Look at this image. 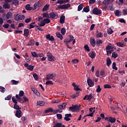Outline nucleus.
I'll use <instances>...</instances> for the list:
<instances>
[{
  "label": "nucleus",
  "mask_w": 127,
  "mask_h": 127,
  "mask_svg": "<svg viewBox=\"0 0 127 127\" xmlns=\"http://www.w3.org/2000/svg\"><path fill=\"white\" fill-rule=\"evenodd\" d=\"M93 13L96 15H100V14H102V10L98 9L97 7L94 8L93 10Z\"/></svg>",
  "instance_id": "20e7f679"
},
{
  "label": "nucleus",
  "mask_w": 127,
  "mask_h": 127,
  "mask_svg": "<svg viewBox=\"0 0 127 127\" xmlns=\"http://www.w3.org/2000/svg\"><path fill=\"white\" fill-rule=\"evenodd\" d=\"M84 48L85 49V50L87 51V52H90V51H91V50L90 49V48L89 47V46L87 44L84 45Z\"/></svg>",
  "instance_id": "bb28decb"
},
{
  "label": "nucleus",
  "mask_w": 127,
  "mask_h": 127,
  "mask_svg": "<svg viewBox=\"0 0 127 127\" xmlns=\"http://www.w3.org/2000/svg\"><path fill=\"white\" fill-rule=\"evenodd\" d=\"M46 85H53V82L51 80H48L46 82Z\"/></svg>",
  "instance_id": "13d9d810"
},
{
  "label": "nucleus",
  "mask_w": 127,
  "mask_h": 127,
  "mask_svg": "<svg viewBox=\"0 0 127 127\" xmlns=\"http://www.w3.org/2000/svg\"><path fill=\"white\" fill-rule=\"evenodd\" d=\"M89 56L91 58V59H94L96 57V53L95 51H91L89 54Z\"/></svg>",
  "instance_id": "9b49d317"
},
{
  "label": "nucleus",
  "mask_w": 127,
  "mask_h": 127,
  "mask_svg": "<svg viewBox=\"0 0 127 127\" xmlns=\"http://www.w3.org/2000/svg\"><path fill=\"white\" fill-rule=\"evenodd\" d=\"M74 90L78 92V91H82V89L79 88V85H76L74 86Z\"/></svg>",
  "instance_id": "49530a36"
},
{
  "label": "nucleus",
  "mask_w": 127,
  "mask_h": 127,
  "mask_svg": "<svg viewBox=\"0 0 127 127\" xmlns=\"http://www.w3.org/2000/svg\"><path fill=\"white\" fill-rule=\"evenodd\" d=\"M117 64H116V63L114 62L112 64V68L113 69H114V70H118V67H117Z\"/></svg>",
  "instance_id": "a19ab883"
},
{
  "label": "nucleus",
  "mask_w": 127,
  "mask_h": 127,
  "mask_svg": "<svg viewBox=\"0 0 127 127\" xmlns=\"http://www.w3.org/2000/svg\"><path fill=\"white\" fill-rule=\"evenodd\" d=\"M65 117L64 118V121L66 122H69V121H71V119L69 118H72V114H65Z\"/></svg>",
  "instance_id": "6e6552de"
},
{
  "label": "nucleus",
  "mask_w": 127,
  "mask_h": 127,
  "mask_svg": "<svg viewBox=\"0 0 127 127\" xmlns=\"http://www.w3.org/2000/svg\"><path fill=\"white\" fill-rule=\"evenodd\" d=\"M28 34H29V30L28 29H24V34L23 36L26 37H28Z\"/></svg>",
  "instance_id": "f3484780"
},
{
  "label": "nucleus",
  "mask_w": 127,
  "mask_h": 127,
  "mask_svg": "<svg viewBox=\"0 0 127 127\" xmlns=\"http://www.w3.org/2000/svg\"><path fill=\"white\" fill-rule=\"evenodd\" d=\"M87 98L86 100L87 101H91L92 99L93 98V96H92V94H90L89 95H87Z\"/></svg>",
  "instance_id": "3c124183"
},
{
  "label": "nucleus",
  "mask_w": 127,
  "mask_h": 127,
  "mask_svg": "<svg viewBox=\"0 0 127 127\" xmlns=\"http://www.w3.org/2000/svg\"><path fill=\"white\" fill-rule=\"evenodd\" d=\"M107 65L108 67H110L112 64V61L111 60V58H108L107 60Z\"/></svg>",
  "instance_id": "412c9836"
},
{
  "label": "nucleus",
  "mask_w": 127,
  "mask_h": 127,
  "mask_svg": "<svg viewBox=\"0 0 127 127\" xmlns=\"http://www.w3.org/2000/svg\"><path fill=\"white\" fill-rule=\"evenodd\" d=\"M87 82L89 87H93L95 85V82L90 78L87 79Z\"/></svg>",
  "instance_id": "9d476101"
},
{
  "label": "nucleus",
  "mask_w": 127,
  "mask_h": 127,
  "mask_svg": "<svg viewBox=\"0 0 127 127\" xmlns=\"http://www.w3.org/2000/svg\"><path fill=\"white\" fill-rule=\"evenodd\" d=\"M112 57L113 58H114L115 59H116V58H117V57H118V54H117V53H116V52H113Z\"/></svg>",
  "instance_id": "4c0bfd02"
},
{
  "label": "nucleus",
  "mask_w": 127,
  "mask_h": 127,
  "mask_svg": "<svg viewBox=\"0 0 127 127\" xmlns=\"http://www.w3.org/2000/svg\"><path fill=\"white\" fill-rule=\"evenodd\" d=\"M37 104L39 106H40L41 107H42L45 105V102L44 101H38L37 102Z\"/></svg>",
  "instance_id": "c85d7f7f"
},
{
  "label": "nucleus",
  "mask_w": 127,
  "mask_h": 127,
  "mask_svg": "<svg viewBox=\"0 0 127 127\" xmlns=\"http://www.w3.org/2000/svg\"><path fill=\"white\" fill-rule=\"evenodd\" d=\"M24 66L26 67L28 70H30V71H33V69H34V66L29 65L27 63L24 64Z\"/></svg>",
  "instance_id": "0eeeda50"
},
{
  "label": "nucleus",
  "mask_w": 127,
  "mask_h": 127,
  "mask_svg": "<svg viewBox=\"0 0 127 127\" xmlns=\"http://www.w3.org/2000/svg\"><path fill=\"white\" fill-rule=\"evenodd\" d=\"M123 13L124 15H127V8H125L123 10Z\"/></svg>",
  "instance_id": "774afa93"
},
{
  "label": "nucleus",
  "mask_w": 127,
  "mask_h": 127,
  "mask_svg": "<svg viewBox=\"0 0 127 127\" xmlns=\"http://www.w3.org/2000/svg\"><path fill=\"white\" fill-rule=\"evenodd\" d=\"M89 41L90 42L91 46L92 47H95V46H96V40L95 38H90Z\"/></svg>",
  "instance_id": "1a4fd4ad"
},
{
  "label": "nucleus",
  "mask_w": 127,
  "mask_h": 127,
  "mask_svg": "<svg viewBox=\"0 0 127 127\" xmlns=\"http://www.w3.org/2000/svg\"><path fill=\"white\" fill-rule=\"evenodd\" d=\"M101 91H102V88H101V86L100 85H97V88L96 89V92L97 93H100Z\"/></svg>",
  "instance_id": "ea45409f"
},
{
  "label": "nucleus",
  "mask_w": 127,
  "mask_h": 127,
  "mask_svg": "<svg viewBox=\"0 0 127 127\" xmlns=\"http://www.w3.org/2000/svg\"><path fill=\"white\" fill-rule=\"evenodd\" d=\"M57 117L58 119V120H62V114H57Z\"/></svg>",
  "instance_id": "052dcab7"
},
{
  "label": "nucleus",
  "mask_w": 127,
  "mask_h": 127,
  "mask_svg": "<svg viewBox=\"0 0 127 127\" xmlns=\"http://www.w3.org/2000/svg\"><path fill=\"white\" fill-rule=\"evenodd\" d=\"M70 7L71 5L70 4V3H67L58 5V8H60V9H68V8Z\"/></svg>",
  "instance_id": "f03ea898"
},
{
  "label": "nucleus",
  "mask_w": 127,
  "mask_h": 127,
  "mask_svg": "<svg viewBox=\"0 0 127 127\" xmlns=\"http://www.w3.org/2000/svg\"><path fill=\"white\" fill-rule=\"evenodd\" d=\"M34 6L35 7V9H36L38 6H40V2L39 1L35 2L34 4Z\"/></svg>",
  "instance_id": "2f4dec72"
},
{
  "label": "nucleus",
  "mask_w": 127,
  "mask_h": 127,
  "mask_svg": "<svg viewBox=\"0 0 127 127\" xmlns=\"http://www.w3.org/2000/svg\"><path fill=\"white\" fill-rule=\"evenodd\" d=\"M120 13H121V12L119 10H117L115 11V15L116 16H120L121 15H120Z\"/></svg>",
  "instance_id": "338daca9"
},
{
  "label": "nucleus",
  "mask_w": 127,
  "mask_h": 127,
  "mask_svg": "<svg viewBox=\"0 0 127 127\" xmlns=\"http://www.w3.org/2000/svg\"><path fill=\"white\" fill-rule=\"evenodd\" d=\"M114 32V31H113V29H112L111 28H108L107 29V33H108V34H113Z\"/></svg>",
  "instance_id": "8fccbe9b"
},
{
  "label": "nucleus",
  "mask_w": 127,
  "mask_h": 127,
  "mask_svg": "<svg viewBox=\"0 0 127 127\" xmlns=\"http://www.w3.org/2000/svg\"><path fill=\"white\" fill-rule=\"evenodd\" d=\"M71 61H72V63H74L75 64H76V63H79V60H78L77 59H75L74 60H72Z\"/></svg>",
  "instance_id": "69168bd1"
},
{
  "label": "nucleus",
  "mask_w": 127,
  "mask_h": 127,
  "mask_svg": "<svg viewBox=\"0 0 127 127\" xmlns=\"http://www.w3.org/2000/svg\"><path fill=\"white\" fill-rule=\"evenodd\" d=\"M43 17H47V18H48V17H49V14H48V13H43Z\"/></svg>",
  "instance_id": "0e129e2a"
},
{
  "label": "nucleus",
  "mask_w": 127,
  "mask_h": 127,
  "mask_svg": "<svg viewBox=\"0 0 127 127\" xmlns=\"http://www.w3.org/2000/svg\"><path fill=\"white\" fill-rule=\"evenodd\" d=\"M25 8H26V9H27V10H32V7H30V4H27L25 5Z\"/></svg>",
  "instance_id": "473e14b6"
},
{
  "label": "nucleus",
  "mask_w": 127,
  "mask_h": 127,
  "mask_svg": "<svg viewBox=\"0 0 127 127\" xmlns=\"http://www.w3.org/2000/svg\"><path fill=\"white\" fill-rule=\"evenodd\" d=\"M24 95V92H23V91L21 90L19 91V97H23Z\"/></svg>",
  "instance_id": "e2e57ef3"
},
{
  "label": "nucleus",
  "mask_w": 127,
  "mask_h": 127,
  "mask_svg": "<svg viewBox=\"0 0 127 127\" xmlns=\"http://www.w3.org/2000/svg\"><path fill=\"white\" fill-rule=\"evenodd\" d=\"M61 33L63 35H64L66 33V29L64 27L62 28L61 29Z\"/></svg>",
  "instance_id": "09e8293b"
},
{
  "label": "nucleus",
  "mask_w": 127,
  "mask_h": 127,
  "mask_svg": "<svg viewBox=\"0 0 127 127\" xmlns=\"http://www.w3.org/2000/svg\"><path fill=\"white\" fill-rule=\"evenodd\" d=\"M12 4L17 5L19 3V1L17 0H12Z\"/></svg>",
  "instance_id": "e433bc0d"
},
{
  "label": "nucleus",
  "mask_w": 127,
  "mask_h": 127,
  "mask_svg": "<svg viewBox=\"0 0 127 127\" xmlns=\"http://www.w3.org/2000/svg\"><path fill=\"white\" fill-rule=\"evenodd\" d=\"M13 108L15 110H21V108H20L19 106H18V105H17V104H16V103L14 105Z\"/></svg>",
  "instance_id": "c756f323"
},
{
  "label": "nucleus",
  "mask_w": 127,
  "mask_h": 127,
  "mask_svg": "<svg viewBox=\"0 0 127 127\" xmlns=\"http://www.w3.org/2000/svg\"><path fill=\"white\" fill-rule=\"evenodd\" d=\"M100 76H102V77H106V73L104 71V70H101L100 72Z\"/></svg>",
  "instance_id": "c9c22d12"
},
{
  "label": "nucleus",
  "mask_w": 127,
  "mask_h": 127,
  "mask_svg": "<svg viewBox=\"0 0 127 127\" xmlns=\"http://www.w3.org/2000/svg\"><path fill=\"white\" fill-rule=\"evenodd\" d=\"M50 18H52V19H54L55 17L56 16V14L54 13V12H52L49 14Z\"/></svg>",
  "instance_id": "5701e85b"
},
{
  "label": "nucleus",
  "mask_w": 127,
  "mask_h": 127,
  "mask_svg": "<svg viewBox=\"0 0 127 127\" xmlns=\"http://www.w3.org/2000/svg\"><path fill=\"white\" fill-rule=\"evenodd\" d=\"M53 127H65V125H62L61 123H57L54 125Z\"/></svg>",
  "instance_id": "dca6fc26"
},
{
  "label": "nucleus",
  "mask_w": 127,
  "mask_h": 127,
  "mask_svg": "<svg viewBox=\"0 0 127 127\" xmlns=\"http://www.w3.org/2000/svg\"><path fill=\"white\" fill-rule=\"evenodd\" d=\"M39 23H40V26H41V27L44 26V25H45V24H46L43 20L40 21L39 22Z\"/></svg>",
  "instance_id": "603ef678"
},
{
  "label": "nucleus",
  "mask_w": 127,
  "mask_h": 127,
  "mask_svg": "<svg viewBox=\"0 0 127 127\" xmlns=\"http://www.w3.org/2000/svg\"><path fill=\"white\" fill-rule=\"evenodd\" d=\"M34 44H35V41L32 39L29 41L27 46H31V45H34Z\"/></svg>",
  "instance_id": "a211bd4d"
},
{
  "label": "nucleus",
  "mask_w": 127,
  "mask_h": 127,
  "mask_svg": "<svg viewBox=\"0 0 127 127\" xmlns=\"http://www.w3.org/2000/svg\"><path fill=\"white\" fill-rule=\"evenodd\" d=\"M111 49H113V47H112V46H107L106 47V52L107 51H109V50H111Z\"/></svg>",
  "instance_id": "680f3d73"
},
{
  "label": "nucleus",
  "mask_w": 127,
  "mask_h": 127,
  "mask_svg": "<svg viewBox=\"0 0 127 127\" xmlns=\"http://www.w3.org/2000/svg\"><path fill=\"white\" fill-rule=\"evenodd\" d=\"M95 39H96V46L100 47V46L103 44V40L100 39L98 40L97 39V38H96Z\"/></svg>",
  "instance_id": "f8f14e48"
},
{
  "label": "nucleus",
  "mask_w": 127,
  "mask_h": 127,
  "mask_svg": "<svg viewBox=\"0 0 127 127\" xmlns=\"http://www.w3.org/2000/svg\"><path fill=\"white\" fill-rule=\"evenodd\" d=\"M79 108L78 105H76L73 106L69 107L68 109L70 111H72V113H75V112H77V111L80 110Z\"/></svg>",
  "instance_id": "7ed1b4c3"
},
{
  "label": "nucleus",
  "mask_w": 127,
  "mask_h": 127,
  "mask_svg": "<svg viewBox=\"0 0 127 127\" xmlns=\"http://www.w3.org/2000/svg\"><path fill=\"white\" fill-rule=\"evenodd\" d=\"M25 16L24 15H19V14H16L15 16H14V19L15 20H22V19H24V18H25Z\"/></svg>",
  "instance_id": "39448f33"
},
{
  "label": "nucleus",
  "mask_w": 127,
  "mask_h": 127,
  "mask_svg": "<svg viewBox=\"0 0 127 127\" xmlns=\"http://www.w3.org/2000/svg\"><path fill=\"white\" fill-rule=\"evenodd\" d=\"M103 33L100 32L99 33H98L97 34H96V37L97 38H101V37H103Z\"/></svg>",
  "instance_id": "cd10ccee"
},
{
  "label": "nucleus",
  "mask_w": 127,
  "mask_h": 127,
  "mask_svg": "<svg viewBox=\"0 0 127 127\" xmlns=\"http://www.w3.org/2000/svg\"><path fill=\"white\" fill-rule=\"evenodd\" d=\"M52 112H54L53 111V109L52 108H48V109H47L45 111V113L46 114H47V113H52Z\"/></svg>",
  "instance_id": "f704fd0d"
},
{
  "label": "nucleus",
  "mask_w": 127,
  "mask_h": 127,
  "mask_svg": "<svg viewBox=\"0 0 127 127\" xmlns=\"http://www.w3.org/2000/svg\"><path fill=\"white\" fill-rule=\"evenodd\" d=\"M32 20V18L30 17L29 18L26 19L25 20V23H29V22H30V21Z\"/></svg>",
  "instance_id": "de8ad7c7"
},
{
  "label": "nucleus",
  "mask_w": 127,
  "mask_h": 127,
  "mask_svg": "<svg viewBox=\"0 0 127 127\" xmlns=\"http://www.w3.org/2000/svg\"><path fill=\"white\" fill-rule=\"evenodd\" d=\"M60 22L61 24H63L65 22V16H61L60 19Z\"/></svg>",
  "instance_id": "aec40b11"
},
{
  "label": "nucleus",
  "mask_w": 127,
  "mask_h": 127,
  "mask_svg": "<svg viewBox=\"0 0 127 127\" xmlns=\"http://www.w3.org/2000/svg\"><path fill=\"white\" fill-rule=\"evenodd\" d=\"M33 78H34V79H35V80H36V81H37V80H38V75L36 73H34L33 74Z\"/></svg>",
  "instance_id": "79ce46f5"
},
{
  "label": "nucleus",
  "mask_w": 127,
  "mask_h": 127,
  "mask_svg": "<svg viewBox=\"0 0 127 127\" xmlns=\"http://www.w3.org/2000/svg\"><path fill=\"white\" fill-rule=\"evenodd\" d=\"M116 118H113L112 117H109V120H108V122H110V123L113 124V123H116Z\"/></svg>",
  "instance_id": "4be33fe9"
},
{
  "label": "nucleus",
  "mask_w": 127,
  "mask_h": 127,
  "mask_svg": "<svg viewBox=\"0 0 127 127\" xmlns=\"http://www.w3.org/2000/svg\"><path fill=\"white\" fill-rule=\"evenodd\" d=\"M0 92L1 93H4L5 92V88L2 86H0Z\"/></svg>",
  "instance_id": "864d4df0"
},
{
  "label": "nucleus",
  "mask_w": 127,
  "mask_h": 127,
  "mask_svg": "<svg viewBox=\"0 0 127 127\" xmlns=\"http://www.w3.org/2000/svg\"><path fill=\"white\" fill-rule=\"evenodd\" d=\"M47 56L48 61H50V62H53L55 61L56 60L55 57L53 56V55H52V54L49 52H48L47 53Z\"/></svg>",
  "instance_id": "f257e3e1"
},
{
  "label": "nucleus",
  "mask_w": 127,
  "mask_h": 127,
  "mask_svg": "<svg viewBox=\"0 0 127 127\" xmlns=\"http://www.w3.org/2000/svg\"><path fill=\"white\" fill-rule=\"evenodd\" d=\"M105 89H111L112 86L109 84H105L104 86Z\"/></svg>",
  "instance_id": "bf43d9fd"
},
{
  "label": "nucleus",
  "mask_w": 127,
  "mask_h": 127,
  "mask_svg": "<svg viewBox=\"0 0 127 127\" xmlns=\"http://www.w3.org/2000/svg\"><path fill=\"white\" fill-rule=\"evenodd\" d=\"M69 2V0H58L57 3H60V4H63L64 3H66Z\"/></svg>",
  "instance_id": "2eb2a0df"
},
{
  "label": "nucleus",
  "mask_w": 127,
  "mask_h": 127,
  "mask_svg": "<svg viewBox=\"0 0 127 127\" xmlns=\"http://www.w3.org/2000/svg\"><path fill=\"white\" fill-rule=\"evenodd\" d=\"M54 77H55L54 74H48V75H47L46 79V80H52V79H53Z\"/></svg>",
  "instance_id": "ddd939ff"
},
{
  "label": "nucleus",
  "mask_w": 127,
  "mask_h": 127,
  "mask_svg": "<svg viewBox=\"0 0 127 127\" xmlns=\"http://www.w3.org/2000/svg\"><path fill=\"white\" fill-rule=\"evenodd\" d=\"M110 3V0H104L102 2L103 4H109Z\"/></svg>",
  "instance_id": "5fc2aeb1"
},
{
  "label": "nucleus",
  "mask_w": 127,
  "mask_h": 127,
  "mask_svg": "<svg viewBox=\"0 0 127 127\" xmlns=\"http://www.w3.org/2000/svg\"><path fill=\"white\" fill-rule=\"evenodd\" d=\"M89 12L90 11V7H85L83 8V9L82 10V12Z\"/></svg>",
  "instance_id": "393cba45"
},
{
  "label": "nucleus",
  "mask_w": 127,
  "mask_h": 127,
  "mask_svg": "<svg viewBox=\"0 0 127 127\" xmlns=\"http://www.w3.org/2000/svg\"><path fill=\"white\" fill-rule=\"evenodd\" d=\"M56 35L58 37V38H60L61 39V40H62L63 39V35H62V34H61L60 33L57 32Z\"/></svg>",
  "instance_id": "a878e982"
},
{
  "label": "nucleus",
  "mask_w": 127,
  "mask_h": 127,
  "mask_svg": "<svg viewBox=\"0 0 127 127\" xmlns=\"http://www.w3.org/2000/svg\"><path fill=\"white\" fill-rule=\"evenodd\" d=\"M117 46H119V47H125V46H126L124 43L121 42L117 43Z\"/></svg>",
  "instance_id": "72a5a7b5"
},
{
  "label": "nucleus",
  "mask_w": 127,
  "mask_h": 127,
  "mask_svg": "<svg viewBox=\"0 0 127 127\" xmlns=\"http://www.w3.org/2000/svg\"><path fill=\"white\" fill-rule=\"evenodd\" d=\"M12 95H9L6 97L5 98V101H9L11 99Z\"/></svg>",
  "instance_id": "4d7b16f0"
},
{
  "label": "nucleus",
  "mask_w": 127,
  "mask_h": 127,
  "mask_svg": "<svg viewBox=\"0 0 127 127\" xmlns=\"http://www.w3.org/2000/svg\"><path fill=\"white\" fill-rule=\"evenodd\" d=\"M3 6L5 9L10 8V5H8L7 3H4Z\"/></svg>",
  "instance_id": "6e6d98bb"
},
{
  "label": "nucleus",
  "mask_w": 127,
  "mask_h": 127,
  "mask_svg": "<svg viewBox=\"0 0 127 127\" xmlns=\"http://www.w3.org/2000/svg\"><path fill=\"white\" fill-rule=\"evenodd\" d=\"M46 39H47V40H49L51 42H53V41L55 40V38H54V37L50 35V34L46 35Z\"/></svg>",
  "instance_id": "423d86ee"
},
{
  "label": "nucleus",
  "mask_w": 127,
  "mask_h": 127,
  "mask_svg": "<svg viewBox=\"0 0 127 127\" xmlns=\"http://www.w3.org/2000/svg\"><path fill=\"white\" fill-rule=\"evenodd\" d=\"M43 21L45 22V24L50 23V19H49L48 18L44 19Z\"/></svg>",
  "instance_id": "58836bf2"
},
{
  "label": "nucleus",
  "mask_w": 127,
  "mask_h": 127,
  "mask_svg": "<svg viewBox=\"0 0 127 127\" xmlns=\"http://www.w3.org/2000/svg\"><path fill=\"white\" fill-rule=\"evenodd\" d=\"M21 110H16V114H15V116L17 118H18L19 119L20 118H21Z\"/></svg>",
  "instance_id": "4468645a"
},
{
  "label": "nucleus",
  "mask_w": 127,
  "mask_h": 127,
  "mask_svg": "<svg viewBox=\"0 0 127 127\" xmlns=\"http://www.w3.org/2000/svg\"><path fill=\"white\" fill-rule=\"evenodd\" d=\"M66 106H67V103H64L62 105L59 106V108L60 110H64L65 108H66Z\"/></svg>",
  "instance_id": "6ab92c4d"
},
{
  "label": "nucleus",
  "mask_w": 127,
  "mask_h": 127,
  "mask_svg": "<svg viewBox=\"0 0 127 127\" xmlns=\"http://www.w3.org/2000/svg\"><path fill=\"white\" fill-rule=\"evenodd\" d=\"M11 82L12 84H13V85H17V84H18V83H19V81H16L15 80H11Z\"/></svg>",
  "instance_id": "a18cd8bd"
},
{
  "label": "nucleus",
  "mask_w": 127,
  "mask_h": 127,
  "mask_svg": "<svg viewBox=\"0 0 127 127\" xmlns=\"http://www.w3.org/2000/svg\"><path fill=\"white\" fill-rule=\"evenodd\" d=\"M33 57H38V54L35 52H33L31 53Z\"/></svg>",
  "instance_id": "37998d69"
},
{
  "label": "nucleus",
  "mask_w": 127,
  "mask_h": 127,
  "mask_svg": "<svg viewBox=\"0 0 127 127\" xmlns=\"http://www.w3.org/2000/svg\"><path fill=\"white\" fill-rule=\"evenodd\" d=\"M49 7V4H46L42 9V11H46L48 8Z\"/></svg>",
  "instance_id": "7c9ffc66"
},
{
  "label": "nucleus",
  "mask_w": 127,
  "mask_h": 127,
  "mask_svg": "<svg viewBox=\"0 0 127 127\" xmlns=\"http://www.w3.org/2000/svg\"><path fill=\"white\" fill-rule=\"evenodd\" d=\"M78 11H81V10H82V9H83V4H80L78 5Z\"/></svg>",
  "instance_id": "c03bdc74"
},
{
  "label": "nucleus",
  "mask_w": 127,
  "mask_h": 127,
  "mask_svg": "<svg viewBox=\"0 0 127 127\" xmlns=\"http://www.w3.org/2000/svg\"><path fill=\"white\" fill-rule=\"evenodd\" d=\"M6 17L7 19H9V18H11V17H12V13L10 12H7L6 15Z\"/></svg>",
  "instance_id": "b1692460"
}]
</instances>
